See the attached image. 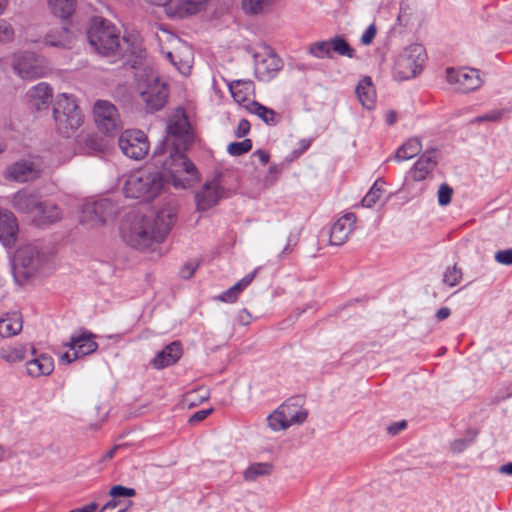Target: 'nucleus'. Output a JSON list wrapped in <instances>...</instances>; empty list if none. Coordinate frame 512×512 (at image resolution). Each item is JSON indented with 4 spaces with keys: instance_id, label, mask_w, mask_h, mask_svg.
I'll return each mask as SVG.
<instances>
[{
    "instance_id": "1",
    "label": "nucleus",
    "mask_w": 512,
    "mask_h": 512,
    "mask_svg": "<svg viewBox=\"0 0 512 512\" xmlns=\"http://www.w3.org/2000/svg\"><path fill=\"white\" fill-rule=\"evenodd\" d=\"M87 38L97 53L118 56L123 59L124 66L137 69L145 59L146 52L142 45L125 37L121 39L117 28L104 18L94 17L91 20Z\"/></svg>"
},
{
    "instance_id": "2",
    "label": "nucleus",
    "mask_w": 512,
    "mask_h": 512,
    "mask_svg": "<svg viewBox=\"0 0 512 512\" xmlns=\"http://www.w3.org/2000/svg\"><path fill=\"white\" fill-rule=\"evenodd\" d=\"M175 221L176 215L169 211H160L149 216L133 212L122 222L121 236L129 246L145 250L154 243H161Z\"/></svg>"
},
{
    "instance_id": "3",
    "label": "nucleus",
    "mask_w": 512,
    "mask_h": 512,
    "mask_svg": "<svg viewBox=\"0 0 512 512\" xmlns=\"http://www.w3.org/2000/svg\"><path fill=\"white\" fill-rule=\"evenodd\" d=\"M182 147L162 140L154 149L152 161L161 173L163 183H171L176 189H187L198 181V171L185 155Z\"/></svg>"
},
{
    "instance_id": "4",
    "label": "nucleus",
    "mask_w": 512,
    "mask_h": 512,
    "mask_svg": "<svg viewBox=\"0 0 512 512\" xmlns=\"http://www.w3.org/2000/svg\"><path fill=\"white\" fill-rule=\"evenodd\" d=\"M164 187L161 173L156 170L140 169L132 172L126 179L123 191L126 197L151 201Z\"/></svg>"
},
{
    "instance_id": "5",
    "label": "nucleus",
    "mask_w": 512,
    "mask_h": 512,
    "mask_svg": "<svg viewBox=\"0 0 512 512\" xmlns=\"http://www.w3.org/2000/svg\"><path fill=\"white\" fill-rule=\"evenodd\" d=\"M53 117L57 129L64 137H70L83 124V115L73 95L61 93L53 105Z\"/></svg>"
},
{
    "instance_id": "6",
    "label": "nucleus",
    "mask_w": 512,
    "mask_h": 512,
    "mask_svg": "<svg viewBox=\"0 0 512 512\" xmlns=\"http://www.w3.org/2000/svg\"><path fill=\"white\" fill-rule=\"evenodd\" d=\"M426 59L425 48L421 44H411L398 56L395 71L401 80L418 75Z\"/></svg>"
},
{
    "instance_id": "7",
    "label": "nucleus",
    "mask_w": 512,
    "mask_h": 512,
    "mask_svg": "<svg viewBox=\"0 0 512 512\" xmlns=\"http://www.w3.org/2000/svg\"><path fill=\"white\" fill-rule=\"evenodd\" d=\"M166 133L167 135L163 140H167L170 145L187 149L193 143L191 126L184 112L169 117Z\"/></svg>"
},
{
    "instance_id": "8",
    "label": "nucleus",
    "mask_w": 512,
    "mask_h": 512,
    "mask_svg": "<svg viewBox=\"0 0 512 512\" xmlns=\"http://www.w3.org/2000/svg\"><path fill=\"white\" fill-rule=\"evenodd\" d=\"M94 119L100 131L113 135L122 129L117 108L109 101L98 100L94 104Z\"/></svg>"
},
{
    "instance_id": "9",
    "label": "nucleus",
    "mask_w": 512,
    "mask_h": 512,
    "mask_svg": "<svg viewBox=\"0 0 512 512\" xmlns=\"http://www.w3.org/2000/svg\"><path fill=\"white\" fill-rule=\"evenodd\" d=\"M122 153L134 160L144 158L149 151V141L141 130H125L118 140Z\"/></svg>"
},
{
    "instance_id": "10",
    "label": "nucleus",
    "mask_w": 512,
    "mask_h": 512,
    "mask_svg": "<svg viewBox=\"0 0 512 512\" xmlns=\"http://www.w3.org/2000/svg\"><path fill=\"white\" fill-rule=\"evenodd\" d=\"M167 84L161 82L157 76H153L141 92V98L146 104V111L154 113L164 108L168 100Z\"/></svg>"
},
{
    "instance_id": "11",
    "label": "nucleus",
    "mask_w": 512,
    "mask_h": 512,
    "mask_svg": "<svg viewBox=\"0 0 512 512\" xmlns=\"http://www.w3.org/2000/svg\"><path fill=\"white\" fill-rule=\"evenodd\" d=\"M447 80L449 83L457 85L456 89L462 93L477 90L483 83L479 71L473 68H462L458 70L448 68Z\"/></svg>"
},
{
    "instance_id": "12",
    "label": "nucleus",
    "mask_w": 512,
    "mask_h": 512,
    "mask_svg": "<svg viewBox=\"0 0 512 512\" xmlns=\"http://www.w3.org/2000/svg\"><path fill=\"white\" fill-rule=\"evenodd\" d=\"M41 170L38 165L30 160H19L7 166L4 178L19 183L36 180L40 177Z\"/></svg>"
},
{
    "instance_id": "13",
    "label": "nucleus",
    "mask_w": 512,
    "mask_h": 512,
    "mask_svg": "<svg viewBox=\"0 0 512 512\" xmlns=\"http://www.w3.org/2000/svg\"><path fill=\"white\" fill-rule=\"evenodd\" d=\"M225 189L221 185L219 178L205 182L202 189L195 194L197 209L206 211L217 205L219 200L224 197Z\"/></svg>"
},
{
    "instance_id": "14",
    "label": "nucleus",
    "mask_w": 512,
    "mask_h": 512,
    "mask_svg": "<svg viewBox=\"0 0 512 512\" xmlns=\"http://www.w3.org/2000/svg\"><path fill=\"white\" fill-rule=\"evenodd\" d=\"M13 70L22 79H36L44 74V68L32 52L17 55L13 61Z\"/></svg>"
},
{
    "instance_id": "15",
    "label": "nucleus",
    "mask_w": 512,
    "mask_h": 512,
    "mask_svg": "<svg viewBox=\"0 0 512 512\" xmlns=\"http://www.w3.org/2000/svg\"><path fill=\"white\" fill-rule=\"evenodd\" d=\"M255 75L261 81L272 79L283 66L282 60L271 50L266 54L255 53Z\"/></svg>"
},
{
    "instance_id": "16",
    "label": "nucleus",
    "mask_w": 512,
    "mask_h": 512,
    "mask_svg": "<svg viewBox=\"0 0 512 512\" xmlns=\"http://www.w3.org/2000/svg\"><path fill=\"white\" fill-rule=\"evenodd\" d=\"M95 337L92 332L82 329L79 333L71 335L69 342L64 345L73 351V359H79L94 353L98 349V343L94 340Z\"/></svg>"
},
{
    "instance_id": "17",
    "label": "nucleus",
    "mask_w": 512,
    "mask_h": 512,
    "mask_svg": "<svg viewBox=\"0 0 512 512\" xmlns=\"http://www.w3.org/2000/svg\"><path fill=\"white\" fill-rule=\"evenodd\" d=\"M40 265L39 253L33 247H24L17 251L15 256V269H22L18 273L28 279L38 271Z\"/></svg>"
},
{
    "instance_id": "18",
    "label": "nucleus",
    "mask_w": 512,
    "mask_h": 512,
    "mask_svg": "<svg viewBox=\"0 0 512 512\" xmlns=\"http://www.w3.org/2000/svg\"><path fill=\"white\" fill-rule=\"evenodd\" d=\"M118 208L116 205L107 198L100 199L85 206L84 214L91 221H96L100 224L106 223L108 220L116 217Z\"/></svg>"
},
{
    "instance_id": "19",
    "label": "nucleus",
    "mask_w": 512,
    "mask_h": 512,
    "mask_svg": "<svg viewBox=\"0 0 512 512\" xmlns=\"http://www.w3.org/2000/svg\"><path fill=\"white\" fill-rule=\"evenodd\" d=\"M30 351L32 355L36 354L34 346L30 347ZM26 370L27 374L33 378L48 376L54 370V359L49 354L41 353L27 360Z\"/></svg>"
},
{
    "instance_id": "20",
    "label": "nucleus",
    "mask_w": 512,
    "mask_h": 512,
    "mask_svg": "<svg viewBox=\"0 0 512 512\" xmlns=\"http://www.w3.org/2000/svg\"><path fill=\"white\" fill-rule=\"evenodd\" d=\"M355 222L356 215L354 213H346L339 218L330 229V244L335 246L342 245L353 231Z\"/></svg>"
},
{
    "instance_id": "21",
    "label": "nucleus",
    "mask_w": 512,
    "mask_h": 512,
    "mask_svg": "<svg viewBox=\"0 0 512 512\" xmlns=\"http://www.w3.org/2000/svg\"><path fill=\"white\" fill-rule=\"evenodd\" d=\"M437 163V150L434 148L426 150L410 169L409 174L415 182L423 181L434 170Z\"/></svg>"
},
{
    "instance_id": "22",
    "label": "nucleus",
    "mask_w": 512,
    "mask_h": 512,
    "mask_svg": "<svg viewBox=\"0 0 512 512\" xmlns=\"http://www.w3.org/2000/svg\"><path fill=\"white\" fill-rule=\"evenodd\" d=\"M18 223L15 215L8 210L0 209V242L11 247L17 238Z\"/></svg>"
},
{
    "instance_id": "23",
    "label": "nucleus",
    "mask_w": 512,
    "mask_h": 512,
    "mask_svg": "<svg viewBox=\"0 0 512 512\" xmlns=\"http://www.w3.org/2000/svg\"><path fill=\"white\" fill-rule=\"evenodd\" d=\"M279 408L289 426L302 424L307 419L308 411L302 407V399L300 397L289 398Z\"/></svg>"
},
{
    "instance_id": "24",
    "label": "nucleus",
    "mask_w": 512,
    "mask_h": 512,
    "mask_svg": "<svg viewBox=\"0 0 512 512\" xmlns=\"http://www.w3.org/2000/svg\"><path fill=\"white\" fill-rule=\"evenodd\" d=\"M181 356V343L179 341H173L155 355L151 364L156 369H163L175 364Z\"/></svg>"
},
{
    "instance_id": "25",
    "label": "nucleus",
    "mask_w": 512,
    "mask_h": 512,
    "mask_svg": "<svg viewBox=\"0 0 512 512\" xmlns=\"http://www.w3.org/2000/svg\"><path fill=\"white\" fill-rule=\"evenodd\" d=\"M60 219L61 211L59 207L48 201H40L33 214V222L40 227L53 224Z\"/></svg>"
},
{
    "instance_id": "26",
    "label": "nucleus",
    "mask_w": 512,
    "mask_h": 512,
    "mask_svg": "<svg viewBox=\"0 0 512 512\" xmlns=\"http://www.w3.org/2000/svg\"><path fill=\"white\" fill-rule=\"evenodd\" d=\"M73 32L69 28L67 22H63L61 27L51 29L44 38L46 45L56 48H70L73 42Z\"/></svg>"
},
{
    "instance_id": "27",
    "label": "nucleus",
    "mask_w": 512,
    "mask_h": 512,
    "mask_svg": "<svg viewBox=\"0 0 512 512\" xmlns=\"http://www.w3.org/2000/svg\"><path fill=\"white\" fill-rule=\"evenodd\" d=\"M208 0H173L168 7L171 16L185 18L194 15L204 9Z\"/></svg>"
},
{
    "instance_id": "28",
    "label": "nucleus",
    "mask_w": 512,
    "mask_h": 512,
    "mask_svg": "<svg viewBox=\"0 0 512 512\" xmlns=\"http://www.w3.org/2000/svg\"><path fill=\"white\" fill-rule=\"evenodd\" d=\"M13 207L21 213L30 214L33 216L39 202L38 194L31 192L28 189H22L15 193L13 197Z\"/></svg>"
},
{
    "instance_id": "29",
    "label": "nucleus",
    "mask_w": 512,
    "mask_h": 512,
    "mask_svg": "<svg viewBox=\"0 0 512 512\" xmlns=\"http://www.w3.org/2000/svg\"><path fill=\"white\" fill-rule=\"evenodd\" d=\"M28 96L31 105L37 111H40L47 108L51 103L53 97L52 88L47 83L40 82L29 90Z\"/></svg>"
},
{
    "instance_id": "30",
    "label": "nucleus",
    "mask_w": 512,
    "mask_h": 512,
    "mask_svg": "<svg viewBox=\"0 0 512 512\" xmlns=\"http://www.w3.org/2000/svg\"><path fill=\"white\" fill-rule=\"evenodd\" d=\"M356 94L360 103L367 109H372L375 106L376 93L369 76L363 77L356 86Z\"/></svg>"
},
{
    "instance_id": "31",
    "label": "nucleus",
    "mask_w": 512,
    "mask_h": 512,
    "mask_svg": "<svg viewBox=\"0 0 512 512\" xmlns=\"http://www.w3.org/2000/svg\"><path fill=\"white\" fill-rule=\"evenodd\" d=\"M247 110L258 116L268 126H276L281 121L280 114L257 101H252L247 106Z\"/></svg>"
},
{
    "instance_id": "32",
    "label": "nucleus",
    "mask_w": 512,
    "mask_h": 512,
    "mask_svg": "<svg viewBox=\"0 0 512 512\" xmlns=\"http://www.w3.org/2000/svg\"><path fill=\"white\" fill-rule=\"evenodd\" d=\"M22 330V319L19 314H7L0 319V335L11 337L17 335Z\"/></svg>"
},
{
    "instance_id": "33",
    "label": "nucleus",
    "mask_w": 512,
    "mask_h": 512,
    "mask_svg": "<svg viewBox=\"0 0 512 512\" xmlns=\"http://www.w3.org/2000/svg\"><path fill=\"white\" fill-rule=\"evenodd\" d=\"M76 0H49V6L52 13L67 22L75 10Z\"/></svg>"
},
{
    "instance_id": "34",
    "label": "nucleus",
    "mask_w": 512,
    "mask_h": 512,
    "mask_svg": "<svg viewBox=\"0 0 512 512\" xmlns=\"http://www.w3.org/2000/svg\"><path fill=\"white\" fill-rule=\"evenodd\" d=\"M422 149L421 141L417 137L408 139L396 151L395 159L397 161H404L413 158L420 153Z\"/></svg>"
},
{
    "instance_id": "35",
    "label": "nucleus",
    "mask_w": 512,
    "mask_h": 512,
    "mask_svg": "<svg viewBox=\"0 0 512 512\" xmlns=\"http://www.w3.org/2000/svg\"><path fill=\"white\" fill-rule=\"evenodd\" d=\"M273 470V465L269 462H256L252 463L244 471L243 477L246 481H255L258 477L270 475Z\"/></svg>"
},
{
    "instance_id": "36",
    "label": "nucleus",
    "mask_w": 512,
    "mask_h": 512,
    "mask_svg": "<svg viewBox=\"0 0 512 512\" xmlns=\"http://www.w3.org/2000/svg\"><path fill=\"white\" fill-rule=\"evenodd\" d=\"M232 97L241 102L246 99L247 93L253 89V82L251 80L237 79L228 84Z\"/></svg>"
},
{
    "instance_id": "37",
    "label": "nucleus",
    "mask_w": 512,
    "mask_h": 512,
    "mask_svg": "<svg viewBox=\"0 0 512 512\" xmlns=\"http://www.w3.org/2000/svg\"><path fill=\"white\" fill-rule=\"evenodd\" d=\"M27 347L19 344L14 347L1 348L0 357L8 363H15L26 359Z\"/></svg>"
},
{
    "instance_id": "38",
    "label": "nucleus",
    "mask_w": 512,
    "mask_h": 512,
    "mask_svg": "<svg viewBox=\"0 0 512 512\" xmlns=\"http://www.w3.org/2000/svg\"><path fill=\"white\" fill-rule=\"evenodd\" d=\"M329 43L331 45V54L334 52L348 58L355 57V50L342 36H335L329 40Z\"/></svg>"
},
{
    "instance_id": "39",
    "label": "nucleus",
    "mask_w": 512,
    "mask_h": 512,
    "mask_svg": "<svg viewBox=\"0 0 512 512\" xmlns=\"http://www.w3.org/2000/svg\"><path fill=\"white\" fill-rule=\"evenodd\" d=\"M478 430L474 428H469L465 432V436L462 438L455 439L451 443V450L453 453H461L463 452L467 447H469L476 439L478 435Z\"/></svg>"
},
{
    "instance_id": "40",
    "label": "nucleus",
    "mask_w": 512,
    "mask_h": 512,
    "mask_svg": "<svg viewBox=\"0 0 512 512\" xmlns=\"http://www.w3.org/2000/svg\"><path fill=\"white\" fill-rule=\"evenodd\" d=\"M309 53L316 58H332L331 45L329 40L312 43L308 49Z\"/></svg>"
},
{
    "instance_id": "41",
    "label": "nucleus",
    "mask_w": 512,
    "mask_h": 512,
    "mask_svg": "<svg viewBox=\"0 0 512 512\" xmlns=\"http://www.w3.org/2000/svg\"><path fill=\"white\" fill-rule=\"evenodd\" d=\"M133 505L131 500L121 501L112 498L102 507L100 512H127Z\"/></svg>"
},
{
    "instance_id": "42",
    "label": "nucleus",
    "mask_w": 512,
    "mask_h": 512,
    "mask_svg": "<svg viewBox=\"0 0 512 512\" xmlns=\"http://www.w3.org/2000/svg\"><path fill=\"white\" fill-rule=\"evenodd\" d=\"M209 398V391L204 388H199L188 392L185 395L184 402L189 408H192Z\"/></svg>"
},
{
    "instance_id": "43",
    "label": "nucleus",
    "mask_w": 512,
    "mask_h": 512,
    "mask_svg": "<svg viewBox=\"0 0 512 512\" xmlns=\"http://www.w3.org/2000/svg\"><path fill=\"white\" fill-rule=\"evenodd\" d=\"M380 180L375 181L373 186L370 188V190L366 193V195L361 200V205L363 207L371 208L373 207L376 202L379 200L383 193L382 187L378 185Z\"/></svg>"
},
{
    "instance_id": "44",
    "label": "nucleus",
    "mask_w": 512,
    "mask_h": 512,
    "mask_svg": "<svg viewBox=\"0 0 512 512\" xmlns=\"http://www.w3.org/2000/svg\"><path fill=\"white\" fill-rule=\"evenodd\" d=\"M273 0H242V8L247 14L261 13Z\"/></svg>"
},
{
    "instance_id": "45",
    "label": "nucleus",
    "mask_w": 512,
    "mask_h": 512,
    "mask_svg": "<svg viewBox=\"0 0 512 512\" xmlns=\"http://www.w3.org/2000/svg\"><path fill=\"white\" fill-rule=\"evenodd\" d=\"M253 143L251 139H244L241 142H231L227 146V152L231 156H242L252 150Z\"/></svg>"
},
{
    "instance_id": "46",
    "label": "nucleus",
    "mask_w": 512,
    "mask_h": 512,
    "mask_svg": "<svg viewBox=\"0 0 512 512\" xmlns=\"http://www.w3.org/2000/svg\"><path fill=\"white\" fill-rule=\"evenodd\" d=\"M269 427L274 431L284 430L289 426L287 420L284 419L283 413L280 408L275 410L272 414H270L267 418Z\"/></svg>"
},
{
    "instance_id": "47",
    "label": "nucleus",
    "mask_w": 512,
    "mask_h": 512,
    "mask_svg": "<svg viewBox=\"0 0 512 512\" xmlns=\"http://www.w3.org/2000/svg\"><path fill=\"white\" fill-rule=\"evenodd\" d=\"M462 278L461 269L457 267V265H453L452 267H448L444 273V282L449 286L457 285Z\"/></svg>"
},
{
    "instance_id": "48",
    "label": "nucleus",
    "mask_w": 512,
    "mask_h": 512,
    "mask_svg": "<svg viewBox=\"0 0 512 512\" xmlns=\"http://www.w3.org/2000/svg\"><path fill=\"white\" fill-rule=\"evenodd\" d=\"M109 495L112 498H131L136 495V490L134 488L125 487L123 485H114L111 487L109 491Z\"/></svg>"
},
{
    "instance_id": "49",
    "label": "nucleus",
    "mask_w": 512,
    "mask_h": 512,
    "mask_svg": "<svg viewBox=\"0 0 512 512\" xmlns=\"http://www.w3.org/2000/svg\"><path fill=\"white\" fill-rule=\"evenodd\" d=\"M453 189L447 184L443 183L438 189V203L440 206H446L451 202Z\"/></svg>"
},
{
    "instance_id": "50",
    "label": "nucleus",
    "mask_w": 512,
    "mask_h": 512,
    "mask_svg": "<svg viewBox=\"0 0 512 512\" xmlns=\"http://www.w3.org/2000/svg\"><path fill=\"white\" fill-rule=\"evenodd\" d=\"M503 112H504L503 110L491 111L489 113L475 117L474 119L471 120V123L472 124L482 123V122H486V121L497 122L502 118Z\"/></svg>"
},
{
    "instance_id": "51",
    "label": "nucleus",
    "mask_w": 512,
    "mask_h": 512,
    "mask_svg": "<svg viewBox=\"0 0 512 512\" xmlns=\"http://www.w3.org/2000/svg\"><path fill=\"white\" fill-rule=\"evenodd\" d=\"M14 38V29L5 20H0V42H10Z\"/></svg>"
},
{
    "instance_id": "52",
    "label": "nucleus",
    "mask_w": 512,
    "mask_h": 512,
    "mask_svg": "<svg viewBox=\"0 0 512 512\" xmlns=\"http://www.w3.org/2000/svg\"><path fill=\"white\" fill-rule=\"evenodd\" d=\"M200 263L197 261V262H188L186 264H184L181 269H180V276L181 278L187 280V279H190L195 271L197 270V268L199 267Z\"/></svg>"
},
{
    "instance_id": "53",
    "label": "nucleus",
    "mask_w": 512,
    "mask_h": 512,
    "mask_svg": "<svg viewBox=\"0 0 512 512\" xmlns=\"http://www.w3.org/2000/svg\"><path fill=\"white\" fill-rule=\"evenodd\" d=\"M495 260L503 265H512V248L497 251Z\"/></svg>"
},
{
    "instance_id": "54",
    "label": "nucleus",
    "mask_w": 512,
    "mask_h": 512,
    "mask_svg": "<svg viewBox=\"0 0 512 512\" xmlns=\"http://www.w3.org/2000/svg\"><path fill=\"white\" fill-rule=\"evenodd\" d=\"M250 129H251L250 122L247 119L242 118L239 121L238 126H237L234 134H235V136L237 138H242V137H245L246 135L249 134Z\"/></svg>"
},
{
    "instance_id": "55",
    "label": "nucleus",
    "mask_w": 512,
    "mask_h": 512,
    "mask_svg": "<svg viewBox=\"0 0 512 512\" xmlns=\"http://www.w3.org/2000/svg\"><path fill=\"white\" fill-rule=\"evenodd\" d=\"M377 33V29L375 24H371L367 27L363 35L361 36V43L363 45H370L373 42V39L375 38Z\"/></svg>"
},
{
    "instance_id": "56",
    "label": "nucleus",
    "mask_w": 512,
    "mask_h": 512,
    "mask_svg": "<svg viewBox=\"0 0 512 512\" xmlns=\"http://www.w3.org/2000/svg\"><path fill=\"white\" fill-rule=\"evenodd\" d=\"M213 412L212 408L199 410L192 414L188 420L189 424H196L206 419Z\"/></svg>"
},
{
    "instance_id": "57",
    "label": "nucleus",
    "mask_w": 512,
    "mask_h": 512,
    "mask_svg": "<svg viewBox=\"0 0 512 512\" xmlns=\"http://www.w3.org/2000/svg\"><path fill=\"white\" fill-rule=\"evenodd\" d=\"M406 427H407V421L406 420H401V421L392 423L391 425H389L387 427L386 430H387L388 434H390L392 436H395L400 431L404 430Z\"/></svg>"
},
{
    "instance_id": "58",
    "label": "nucleus",
    "mask_w": 512,
    "mask_h": 512,
    "mask_svg": "<svg viewBox=\"0 0 512 512\" xmlns=\"http://www.w3.org/2000/svg\"><path fill=\"white\" fill-rule=\"evenodd\" d=\"M238 298V295L231 290V288L222 292L218 299L225 303H234Z\"/></svg>"
},
{
    "instance_id": "59",
    "label": "nucleus",
    "mask_w": 512,
    "mask_h": 512,
    "mask_svg": "<svg viewBox=\"0 0 512 512\" xmlns=\"http://www.w3.org/2000/svg\"><path fill=\"white\" fill-rule=\"evenodd\" d=\"M282 167L277 164H273L269 167L267 181L273 183L276 180V176L281 173Z\"/></svg>"
},
{
    "instance_id": "60",
    "label": "nucleus",
    "mask_w": 512,
    "mask_h": 512,
    "mask_svg": "<svg viewBox=\"0 0 512 512\" xmlns=\"http://www.w3.org/2000/svg\"><path fill=\"white\" fill-rule=\"evenodd\" d=\"M252 156L254 157H258L259 161L261 162L262 165H266L268 162H269V159H270V155L267 151L265 150H262V149H258L256 150Z\"/></svg>"
},
{
    "instance_id": "61",
    "label": "nucleus",
    "mask_w": 512,
    "mask_h": 512,
    "mask_svg": "<svg viewBox=\"0 0 512 512\" xmlns=\"http://www.w3.org/2000/svg\"><path fill=\"white\" fill-rule=\"evenodd\" d=\"M451 314V310L450 308L448 307H442L440 308L437 312H436V319L438 321H442V320H445L446 318H448Z\"/></svg>"
},
{
    "instance_id": "62",
    "label": "nucleus",
    "mask_w": 512,
    "mask_h": 512,
    "mask_svg": "<svg viewBox=\"0 0 512 512\" xmlns=\"http://www.w3.org/2000/svg\"><path fill=\"white\" fill-rule=\"evenodd\" d=\"M97 509V504L95 502L84 505L80 508H76L70 510L69 512H94Z\"/></svg>"
},
{
    "instance_id": "63",
    "label": "nucleus",
    "mask_w": 512,
    "mask_h": 512,
    "mask_svg": "<svg viewBox=\"0 0 512 512\" xmlns=\"http://www.w3.org/2000/svg\"><path fill=\"white\" fill-rule=\"evenodd\" d=\"M239 320L243 325H248L251 320V315L246 309H242L239 313Z\"/></svg>"
},
{
    "instance_id": "64",
    "label": "nucleus",
    "mask_w": 512,
    "mask_h": 512,
    "mask_svg": "<svg viewBox=\"0 0 512 512\" xmlns=\"http://www.w3.org/2000/svg\"><path fill=\"white\" fill-rule=\"evenodd\" d=\"M256 273L257 270L252 271L251 273L243 277L239 282L243 285L244 288H246L253 281Z\"/></svg>"
}]
</instances>
